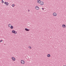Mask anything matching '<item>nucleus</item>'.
Returning a JSON list of instances; mask_svg holds the SVG:
<instances>
[{"label":"nucleus","instance_id":"f257e3e1","mask_svg":"<svg viewBox=\"0 0 66 66\" xmlns=\"http://www.w3.org/2000/svg\"><path fill=\"white\" fill-rule=\"evenodd\" d=\"M12 61H15L16 60V59L13 57H12Z\"/></svg>","mask_w":66,"mask_h":66},{"label":"nucleus","instance_id":"f03ea898","mask_svg":"<svg viewBox=\"0 0 66 66\" xmlns=\"http://www.w3.org/2000/svg\"><path fill=\"white\" fill-rule=\"evenodd\" d=\"M4 4H5L6 5H7V6H8V5H9V3H8V2H4Z\"/></svg>","mask_w":66,"mask_h":66},{"label":"nucleus","instance_id":"7ed1b4c3","mask_svg":"<svg viewBox=\"0 0 66 66\" xmlns=\"http://www.w3.org/2000/svg\"><path fill=\"white\" fill-rule=\"evenodd\" d=\"M21 63L22 64H24V60H22L21 61Z\"/></svg>","mask_w":66,"mask_h":66},{"label":"nucleus","instance_id":"20e7f679","mask_svg":"<svg viewBox=\"0 0 66 66\" xmlns=\"http://www.w3.org/2000/svg\"><path fill=\"white\" fill-rule=\"evenodd\" d=\"M40 5H44V2H43L41 1V2H40Z\"/></svg>","mask_w":66,"mask_h":66},{"label":"nucleus","instance_id":"39448f33","mask_svg":"<svg viewBox=\"0 0 66 66\" xmlns=\"http://www.w3.org/2000/svg\"><path fill=\"white\" fill-rule=\"evenodd\" d=\"M62 27H63V28H65L66 27V25H65L64 24L62 25Z\"/></svg>","mask_w":66,"mask_h":66},{"label":"nucleus","instance_id":"423d86ee","mask_svg":"<svg viewBox=\"0 0 66 66\" xmlns=\"http://www.w3.org/2000/svg\"><path fill=\"white\" fill-rule=\"evenodd\" d=\"M53 14L54 16H56V13L55 12Z\"/></svg>","mask_w":66,"mask_h":66},{"label":"nucleus","instance_id":"0eeeda50","mask_svg":"<svg viewBox=\"0 0 66 66\" xmlns=\"http://www.w3.org/2000/svg\"><path fill=\"white\" fill-rule=\"evenodd\" d=\"M25 30L26 31H30V29H29L27 28H26L25 29Z\"/></svg>","mask_w":66,"mask_h":66},{"label":"nucleus","instance_id":"6e6552de","mask_svg":"<svg viewBox=\"0 0 66 66\" xmlns=\"http://www.w3.org/2000/svg\"><path fill=\"white\" fill-rule=\"evenodd\" d=\"M12 32L13 33H14V34H16V32H15V30H12Z\"/></svg>","mask_w":66,"mask_h":66},{"label":"nucleus","instance_id":"1a4fd4ad","mask_svg":"<svg viewBox=\"0 0 66 66\" xmlns=\"http://www.w3.org/2000/svg\"><path fill=\"white\" fill-rule=\"evenodd\" d=\"M36 10H39V7L38 6H36Z\"/></svg>","mask_w":66,"mask_h":66},{"label":"nucleus","instance_id":"9d476101","mask_svg":"<svg viewBox=\"0 0 66 66\" xmlns=\"http://www.w3.org/2000/svg\"><path fill=\"white\" fill-rule=\"evenodd\" d=\"M37 2L38 3H40L41 2V1H40V0H38L37 1Z\"/></svg>","mask_w":66,"mask_h":66},{"label":"nucleus","instance_id":"9b49d317","mask_svg":"<svg viewBox=\"0 0 66 66\" xmlns=\"http://www.w3.org/2000/svg\"><path fill=\"white\" fill-rule=\"evenodd\" d=\"M11 26H12V25H11V24H9L8 25V27L9 28H10V27H11Z\"/></svg>","mask_w":66,"mask_h":66},{"label":"nucleus","instance_id":"f8f14e48","mask_svg":"<svg viewBox=\"0 0 66 66\" xmlns=\"http://www.w3.org/2000/svg\"><path fill=\"white\" fill-rule=\"evenodd\" d=\"M47 57H49L50 56V54H48L47 55Z\"/></svg>","mask_w":66,"mask_h":66},{"label":"nucleus","instance_id":"ddd939ff","mask_svg":"<svg viewBox=\"0 0 66 66\" xmlns=\"http://www.w3.org/2000/svg\"><path fill=\"white\" fill-rule=\"evenodd\" d=\"M10 28L11 29H13V26H11V27H10Z\"/></svg>","mask_w":66,"mask_h":66},{"label":"nucleus","instance_id":"4468645a","mask_svg":"<svg viewBox=\"0 0 66 66\" xmlns=\"http://www.w3.org/2000/svg\"><path fill=\"white\" fill-rule=\"evenodd\" d=\"M12 6H13V7H14V6H15V5L12 4Z\"/></svg>","mask_w":66,"mask_h":66},{"label":"nucleus","instance_id":"2eb2a0df","mask_svg":"<svg viewBox=\"0 0 66 66\" xmlns=\"http://www.w3.org/2000/svg\"><path fill=\"white\" fill-rule=\"evenodd\" d=\"M28 48H29V49H31V47H30V46H29L28 47Z\"/></svg>","mask_w":66,"mask_h":66},{"label":"nucleus","instance_id":"dca6fc26","mask_svg":"<svg viewBox=\"0 0 66 66\" xmlns=\"http://www.w3.org/2000/svg\"><path fill=\"white\" fill-rule=\"evenodd\" d=\"M2 3H4V1H3V0H2Z\"/></svg>","mask_w":66,"mask_h":66},{"label":"nucleus","instance_id":"f3484780","mask_svg":"<svg viewBox=\"0 0 66 66\" xmlns=\"http://www.w3.org/2000/svg\"><path fill=\"white\" fill-rule=\"evenodd\" d=\"M2 41H3L2 40H1V41H0V43H1V42H2Z\"/></svg>","mask_w":66,"mask_h":66},{"label":"nucleus","instance_id":"a211bd4d","mask_svg":"<svg viewBox=\"0 0 66 66\" xmlns=\"http://www.w3.org/2000/svg\"><path fill=\"white\" fill-rule=\"evenodd\" d=\"M15 34H17V33L16 31H15Z\"/></svg>","mask_w":66,"mask_h":66},{"label":"nucleus","instance_id":"6ab92c4d","mask_svg":"<svg viewBox=\"0 0 66 66\" xmlns=\"http://www.w3.org/2000/svg\"><path fill=\"white\" fill-rule=\"evenodd\" d=\"M42 10H44V8H42Z\"/></svg>","mask_w":66,"mask_h":66},{"label":"nucleus","instance_id":"aec40b11","mask_svg":"<svg viewBox=\"0 0 66 66\" xmlns=\"http://www.w3.org/2000/svg\"><path fill=\"white\" fill-rule=\"evenodd\" d=\"M28 11H30V10H28Z\"/></svg>","mask_w":66,"mask_h":66},{"label":"nucleus","instance_id":"412c9836","mask_svg":"<svg viewBox=\"0 0 66 66\" xmlns=\"http://www.w3.org/2000/svg\"><path fill=\"white\" fill-rule=\"evenodd\" d=\"M64 66H66V65H64Z\"/></svg>","mask_w":66,"mask_h":66},{"label":"nucleus","instance_id":"4be33fe9","mask_svg":"<svg viewBox=\"0 0 66 66\" xmlns=\"http://www.w3.org/2000/svg\"><path fill=\"white\" fill-rule=\"evenodd\" d=\"M4 45H5V44Z\"/></svg>","mask_w":66,"mask_h":66},{"label":"nucleus","instance_id":"5701e85b","mask_svg":"<svg viewBox=\"0 0 66 66\" xmlns=\"http://www.w3.org/2000/svg\"><path fill=\"white\" fill-rule=\"evenodd\" d=\"M0 66H1L0 65Z\"/></svg>","mask_w":66,"mask_h":66}]
</instances>
